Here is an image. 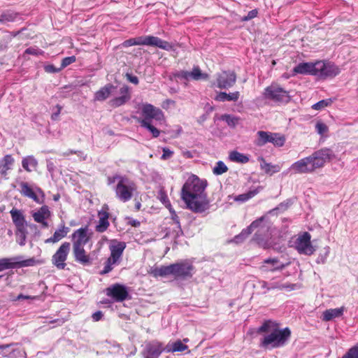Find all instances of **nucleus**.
Masks as SVG:
<instances>
[{
	"mask_svg": "<svg viewBox=\"0 0 358 358\" xmlns=\"http://www.w3.org/2000/svg\"><path fill=\"white\" fill-rule=\"evenodd\" d=\"M258 334L267 333L260 341L259 346L264 349L278 348L284 346L291 336V331L288 327L280 329V324L275 321L268 320L257 329Z\"/></svg>",
	"mask_w": 358,
	"mask_h": 358,
	"instance_id": "nucleus-1",
	"label": "nucleus"
},
{
	"mask_svg": "<svg viewBox=\"0 0 358 358\" xmlns=\"http://www.w3.org/2000/svg\"><path fill=\"white\" fill-rule=\"evenodd\" d=\"M195 268L188 260L171 264L169 266H154L150 268L148 273L154 278H164L173 275L176 279H187L193 276Z\"/></svg>",
	"mask_w": 358,
	"mask_h": 358,
	"instance_id": "nucleus-2",
	"label": "nucleus"
},
{
	"mask_svg": "<svg viewBox=\"0 0 358 358\" xmlns=\"http://www.w3.org/2000/svg\"><path fill=\"white\" fill-rule=\"evenodd\" d=\"M127 247L124 241H120L117 239L110 241L109 250L110 257L104 262L103 268L100 271L101 275H105L113 269V265L118 264L122 259V257Z\"/></svg>",
	"mask_w": 358,
	"mask_h": 358,
	"instance_id": "nucleus-3",
	"label": "nucleus"
},
{
	"mask_svg": "<svg viewBox=\"0 0 358 358\" xmlns=\"http://www.w3.org/2000/svg\"><path fill=\"white\" fill-rule=\"evenodd\" d=\"M115 178L118 179L115 189L117 199L124 203L130 201L136 191V185L127 177L116 176Z\"/></svg>",
	"mask_w": 358,
	"mask_h": 358,
	"instance_id": "nucleus-4",
	"label": "nucleus"
},
{
	"mask_svg": "<svg viewBox=\"0 0 358 358\" xmlns=\"http://www.w3.org/2000/svg\"><path fill=\"white\" fill-rule=\"evenodd\" d=\"M181 199L186 204L187 209L196 213H203L209 208V201L206 192L196 195L189 194Z\"/></svg>",
	"mask_w": 358,
	"mask_h": 358,
	"instance_id": "nucleus-5",
	"label": "nucleus"
},
{
	"mask_svg": "<svg viewBox=\"0 0 358 358\" xmlns=\"http://www.w3.org/2000/svg\"><path fill=\"white\" fill-rule=\"evenodd\" d=\"M207 186L206 180H201L198 176L193 175L189 178L182 185L180 197H187L189 194H199L205 192Z\"/></svg>",
	"mask_w": 358,
	"mask_h": 358,
	"instance_id": "nucleus-6",
	"label": "nucleus"
},
{
	"mask_svg": "<svg viewBox=\"0 0 358 358\" xmlns=\"http://www.w3.org/2000/svg\"><path fill=\"white\" fill-rule=\"evenodd\" d=\"M10 214L12 218V221L15 226V235L19 237L20 245H24L26 243L27 229V222L23 213L15 208H13L10 211Z\"/></svg>",
	"mask_w": 358,
	"mask_h": 358,
	"instance_id": "nucleus-7",
	"label": "nucleus"
},
{
	"mask_svg": "<svg viewBox=\"0 0 358 358\" xmlns=\"http://www.w3.org/2000/svg\"><path fill=\"white\" fill-rule=\"evenodd\" d=\"M38 261L34 258L22 259V257L16 256L0 259V272L6 269L29 267L37 264Z\"/></svg>",
	"mask_w": 358,
	"mask_h": 358,
	"instance_id": "nucleus-8",
	"label": "nucleus"
},
{
	"mask_svg": "<svg viewBox=\"0 0 358 358\" xmlns=\"http://www.w3.org/2000/svg\"><path fill=\"white\" fill-rule=\"evenodd\" d=\"M264 96L275 103H288L291 98L289 92L278 85L272 84L265 88Z\"/></svg>",
	"mask_w": 358,
	"mask_h": 358,
	"instance_id": "nucleus-9",
	"label": "nucleus"
},
{
	"mask_svg": "<svg viewBox=\"0 0 358 358\" xmlns=\"http://www.w3.org/2000/svg\"><path fill=\"white\" fill-rule=\"evenodd\" d=\"M257 136L255 144L257 146H263L267 143H271L275 146L282 147L286 141L284 135L269 131H259L257 133Z\"/></svg>",
	"mask_w": 358,
	"mask_h": 358,
	"instance_id": "nucleus-10",
	"label": "nucleus"
},
{
	"mask_svg": "<svg viewBox=\"0 0 358 358\" xmlns=\"http://www.w3.org/2000/svg\"><path fill=\"white\" fill-rule=\"evenodd\" d=\"M71 250V243L65 241L62 243L53 254L51 258L52 264L58 270H64L66 267V260Z\"/></svg>",
	"mask_w": 358,
	"mask_h": 358,
	"instance_id": "nucleus-11",
	"label": "nucleus"
},
{
	"mask_svg": "<svg viewBox=\"0 0 358 358\" xmlns=\"http://www.w3.org/2000/svg\"><path fill=\"white\" fill-rule=\"evenodd\" d=\"M334 157L333 151L329 148H322L314 152L310 155L314 171L322 168Z\"/></svg>",
	"mask_w": 358,
	"mask_h": 358,
	"instance_id": "nucleus-12",
	"label": "nucleus"
},
{
	"mask_svg": "<svg viewBox=\"0 0 358 358\" xmlns=\"http://www.w3.org/2000/svg\"><path fill=\"white\" fill-rule=\"evenodd\" d=\"M311 235L308 232H303L299 235L295 241V248L301 255H312L315 249L311 243Z\"/></svg>",
	"mask_w": 358,
	"mask_h": 358,
	"instance_id": "nucleus-13",
	"label": "nucleus"
},
{
	"mask_svg": "<svg viewBox=\"0 0 358 358\" xmlns=\"http://www.w3.org/2000/svg\"><path fill=\"white\" fill-rule=\"evenodd\" d=\"M173 76L176 81H178V79L189 81L190 80H200L208 78V75L203 73L199 66H194L191 71H180L174 72Z\"/></svg>",
	"mask_w": 358,
	"mask_h": 358,
	"instance_id": "nucleus-14",
	"label": "nucleus"
},
{
	"mask_svg": "<svg viewBox=\"0 0 358 358\" xmlns=\"http://www.w3.org/2000/svg\"><path fill=\"white\" fill-rule=\"evenodd\" d=\"M92 235L88 225L75 230L71 234L72 247L85 246L91 240Z\"/></svg>",
	"mask_w": 358,
	"mask_h": 358,
	"instance_id": "nucleus-15",
	"label": "nucleus"
},
{
	"mask_svg": "<svg viewBox=\"0 0 358 358\" xmlns=\"http://www.w3.org/2000/svg\"><path fill=\"white\" fill-rule=\"evenodd\" d=\"M106 294L117 302H122L129 297V292L127 287L119 283H115L107 287Z\"/></svg>",
	"mask_w": 358,
	"mask_h": 358,
	"instance_id": "nucleus-16",
	"label": "nucleus"
},
{
	"mask_svg": "<svg viewBox=\"0 0 358 358\" xmlns=\"http://www.w3.org/2000/svg\"><path fill=\"white\" fill-rule=\"evenodd\" d=\"M143 119L138 120H147V122H152V120L160 121L164 119V114L162 110L155 107L152 104L146 103L142 108Z\"/></svg>",
	"mask_w": 358,
	"mask_h": 358,
	"instance_id": "nucleus-17",
	"label": "nucleus"
},
{
	"mask_svg": "<svg viewBox=\"0 0 358 358\" xmlns=\"http://www.w3.org/2000/svg\"><path fill=\"white\" fill-rule=\"evenodd\" d=\"M217 86L220 89H228L234 86L236 81V75L234 71H222L216 78Z\"/></svg>",
	"mask_w": 358,
	"mask_h": 358,
	"instance_id": "nucleus-18",
	"label": "nucleus"
},
{
	"mask_svg": "<svg viewBox=\"0 0 358 358\" xmlns=\"http://www.w3.org/2000/svg\"><path fill=\"white\" fill-rule=\"evenodd\" d=\"M163 351H166L163 343L158 341H153L145 345L143 355L145 358H158Z\"/></svg>",
	"mask_w": 358,
	"mask_h": 358,
	"instance_id": "nucleus-19",
	"label": "nucleus"
},
{
	"mask_svg": "<svg viewBox=\"0 0 358 358\" xmlns=\"http://www.w3.org/2000/svg\"><path fill=\"white\" fill-rule=\"evenodd\" d=\"M290 169L296 173H311L315 171L310 156L294 162L292 164Z\"/></svg>",
	"mask_w": 358,
	"mask_h": 358,
	"instance_id": "nucleus-20",
	"label": "nucleus"
},
{
	"mask_svg": "<svg viewBox=\"0 0 358 358\" xmlns=\"http://www.w3.org/2000/svg\"><path fill=\"white\" fill-rule=\"evenodd\" d=\"M318 64H321V65H320V68L318 67L317 76L322 78L335 77L340 73L339 68L334 64L322 61H318Z\"/></svg>",
	"mask_w": 358,
	"mask_h": 358,
	"instance_id": "nucleus-21",
	"label": "nucleus"
},
{
	"mask_svg": "<svg viewBox=\"0 0 358 358\" xmlns=\"http://www.w3.org/2000/svg\"><path fill=\"white\" fill-rule=\"evenodd\" d=\"M73 255L75 261L83 266H89L92 264L90 255L87 252L84 246L73 247Z\"/></svg>",
	"mask_w": 358,
	"mask_h": 358,
	"instance_id": "nucleus-22",
	"label": "nucleus"
},
{
	"mask_svg": "<svg viewBox=\"0 0 358 358\" xmlns=\"http://www.w3.org/2000/svg\"><path fill=\"white\" fill-rule=\"evenodd\" d=\"M320 65H321V64H318V62L315 63H300L294 68V72L300 74H310L317 76L318 67H320Z\"/></svg>",
	"mask_w": 358,
	"mask_h": 358,
	"instance_id": "nucleus-23",
	"label": "nucleus"
},
{
	"mask_svg": "<svg viewBox=\"0 0 358 358\" xmlns=\"http://www.w3.org/2000/svg\"><path fill=\"white\" fill-rule=\"evenodd\" d=\"M121 96L115 97L110 100L109 104L113 108H117L125 104L131 99L129 87L127 85L122 86L120 89Z\"/></svg>",
	"mask_w": 358,
	"mask_h": 358,
	"instance_id": "nucleus-24",
	"label": "nucleus"
},
{
	"mask_svg": "<svg viewBox=\"0 0 358 358\" xmlns=\"http://www.w3.org/2000/svg\"><path fill=\"white\" fill-rule=\"evenodd\" d=\"M51 216V213L48 206H41L36 212L32 214V217L36 222L40 223L43 228H48V223L47 220Z\"/></svg>",
	"mask_w": 358,
	"mask_h": 358,
	"instance_id": "nucleus-25",
	"label": "nucleus"
},
{
	"mask_svg": "<svg viewBox=\"0 0 358 358\" xmlns=\"http://www.w3.org/2000/svg\"><path fill=\"white\" fill-rule=\"evenodd\" d=\"M264 217H260L253 221L247 228L243 229L242 231L234 237V241L236 243H241L247 237H248L253 231V230L259 227L260 223L263 221Z\"/></svg>",
	"mask_w": 358,
	"mask_h": 358,
	"instance_id": "nucleus-26",
	"label": "nucleus"
},
{
	"mask_svg": "<svg viewBox=\"0 0 358 358\" xmlns=\"http://www.w3.org/2000/svg\"><path fill=\"white\" fill-rule=\"evenodd\" d=\"M70 229L65 226L64 224H61L59 228L54 232L53 235L45 240V243H56L65 238L69 234Z\"/></svg>",
	"mask_w": 358,
	"mask_h": 358,
	"instance_id": "nucleus-27",
	"label": "nucleus"
},
{
	"mask_svg": "<svg viewBox=\"0 0 358 358\" xmlns=\"http://www.w3.org/2000/svg\"><path fill=\"white\" fill-rule=\"evenodd\" d=\"M279 260L278 258H268L264 259L263 265L261 266L260 269L264 272L280 271L285 268V265L281 264L278 265Z\"/></svg>",
	"mask_w": 358,
	"mask_h": 358,
	"instance_id": "nucleus-28",
	"label": "nucleus"
},
{
	"mask_svg": "<svg viewBox=\"0 0 358 358\" xmlns=\"http://www.w3.org/2000/svg\"><path fill=\"white\" fill-rule=\"evenodd\" d=\"M115 88L116 87L110 83L106 85L96 92L94 94V100L99 101H105L110 96Z\"/></svg>",
	"mask_w": 358,
	"mask_h": 358,
	"instance_id": "nucleus-29",
	"label": "nucleus"
},
{
	"mask_svg": "<svg viewBox=\"0 0 358 358\" xmlns=\"http://www.w3.org/2000/svg\"><path fill=\"white\" fill-rule=\"evenodd\" d=\"M14 162V158L11 155H6L0 160V176L6 178L8 171L11 169Z\"/></svg>",
	"mask_w": 358,
	"mask_h": 358,
	"instance_id": "nucleus-30",
	"label": "nucleus"
},
{
	"mask_svg": "<svg viewBox=\"0 0 358 358\" xmlns=\"http://www.w3.org/2000/svg\"><path fill=\"white\" fill-rule=\"evenodd\" d=\"M21 190L20 193L29 199H31L36 203L41 204L43 202V200H41L36 194L34 192L33 189L28 185V183L22 182L20 183Z\"/></svg>",
	"mask_w": 358,
	"mask_h": 358,
	"instance_id": "nucleus-31",
	"label": "nucleus"
},
{
	"mask_svg": "<svg viewBox=\"0 0 358 358\" xmlns=\"http://www.w3.org/2000/svg\"><path fill=\"white\" fill-rule=\"evenodd\" d=\"M344 310V307L327 309L323 312L322 320L323 321L328 322L334 318L341 317L343 314Z\"/></svg>",
	"mask_w": 358,
	"mask_h": 358,
	"instance_id": "nucleus-32",
	"label": "nucleus"
},
{
	"mask_svg": "<svg viewBox=\"0 0 358 358\" xmlns=\"http://www.w3.org/2000/svg\"><path fill=\"white\" fill-rule=\"evenodd\" d=\"M149 45L157 47L167 51L173 50V45L168 41L153 36H150Z\"/></svg>",
	"mask_w": 358,
	"mask_h": 358,
	"instance_id": "nucleus-33",
	"label": "nucleus"
},
{
	"mask_svg": "<svg viewBox=\"0 0 358 358\" xmlns=\"http://www.w3.org/2000/svg\"><path fill=\"white\" fill-rule=\"evenodd\" d=\"M239 96H240V93L238 91L234 92H231L229 94H227V92H220L216 95L215 100L217 101H222V102H224L226 101H236L238 100Z\"/></svg>",
	"mask_w": 358,
	"mask_h": 358,
	"instance_id": "nucleus-34",
	"label": "nucleus"
},
{
	"mask_svg": "<svg viewBox=\"0 0 358 358\" xmlns=\"http://www.w3.org/2000/svg\"><path fill=\"white\" fill-rule=\"evenodd\" d=\"M149 38H150V36L129 38L128 40H126L123 43V46L124 47H129V46H132V45H149Z\"/></svg>",
	"mask_w": 358,
	"mask_h": 358,
	"instance_id": "nucleus-35",
	"label": "nucleus"
},
{
	"mask_svg": "<svg viewBox=\"0 0 358 358\" xmlns=\"http://www.w3.org/2000/svg\"><path fill=\"white\" fill-rule=\"evenodd\" d=\"M260 160L262 162L260 164V168L266 174H269L271 176L275 173L279 172L281 169V167L279 165H278V164L273 165L270 163H268L266 162V160L263 157H261Z\"/></svg>",
	"mask_w": 358,
	"mask_h": 358,
	"instance_id": "nucleus-36",
	"label": "nucleus"
},
{
	"mask_svg": "<svg viewBox=\"0 0 358 358\" xmlns=\"http://www.w3.org/2000/svg\"><path fill=\"white\" fill-rule=\"evenodd\" d=\"M252 241L255 242L259 247L264 249L269 248L271 246L268 238H265L260 230L257 231L255 234Z\"/></svg>",
	"mask_w": 358,
	"mask_h": 358,
	"instance_id": "nucleus-37",
	"label": "nucleus"
},
{
	"mask_svg": "<svg viewBox=\"0 0 358 358\" xmlns=\"http://www.w3.org/2000/svg\"><path fill=\"white\" fill-rule=\"evenodd\" d=\"M229 159L231 162L241 164H246L250 161L248 156L236 150H234L229 152Z\"/></svg>",
	"mask_w": 358,
	"mask_h": 358,
	"instance_id": "nucleus-38",
	"label": "nucleus"
},
{
	"mask_svg": "<svg viewBox=\"0 0 358 358\" xmlns=\"http://www.w3.org/2000/svg\"><path fill=\"white\" fill-rule=\"evenodd\" d=\"M18 13L12 10H6L0 15V22L6 24L16 20Z\"/></svg>",
	"mask_w": 358,
	"mask_h": 358,
	"instance_id": "nucleus-39",
	"label": "nucleus"
},
{
	"mask_svg": "<svg viewBox=\"0 0 358 358\" xmlns=\"http://www.w3.org/2000/svg\"><path fill=\"white\" fill-rule=\"evenodd\" d=\"M188 349V346L183 344L180 340H177L174 343H173L169 347L167 345L166 347V352H183Z\"/></svg>",
	"mask_w": 358,
	"mask_h": 358,
	"instance_id": "nucleus-40",
	"label": "nucleus"
},
{
	"mask_svg": "<svg viewBox=\"0 0 358 358\" xmlns=\"http://www.w3.org/2000/svg\"><path fill=\"white\" fill-rule=\"evenodd\" d=\"M37 161L32 156L24 157L22 161V167L28 172H31L32 169H35L37 166Z\"/></svg>",
	"mask_w": 358,
	"mask_h": 358,
	"instance_id": "nucleus-41",
	"label": "nucleus"
},
{
	"mask_svg": "<svg viewBox=\"0 0 358 358\" xmlns=\"http://www.w3.org/2000/svg\"><path fill=\"white\" fill-rule=\"evenodd\" d=\"M141 127L146 128L151 134L153 138H157L160 134V131L152 124V122H147V120H138Z\"/></svg>",
	"mask_w": 358,
	"mask_h": 358,
	"instance_id": "nucleus-42",
	"label": "nucleus"
},
{
	"mask_svg": "<svg viewBox=\"0 0 358 358\" xmlns=\"http://www.w3.org/2000/svg\"><path fill=\"white\" fill-rule=\"evenodd\" d=\"M258 188L255 189L253 190H250L247 193L241 194L238 196H236L234 199L236 201H240V202H245L249 200L250 199L254 197L255 195H257L259 193Z\"/></svg>",
	"mask_w": 358,
	"mask_h": 358,
	"instance_id": "nucleus-43",
	"label": "nucleus"
},
{
	"mask_svg": "<svg viewBox=\"0 0 358 358\" xmlns=\"http://www.w3.org/2000/svg\"><path fill=\"white\" fill-rule=\"evenodd\" d=\"M221 119L225 121L229 127L232 128H234L240 120L239 117L227 114L222 115Z\"/></svg>",
	"mask_w": 358,
	"mask_h": 358,
	"instance_id": "nucleus-44",
	"label": "nucleus"
},
{
	"mask_svg": "<svg viewBox=\"0 0 358 358\" xmlns=\"http://www.w3.org/2000/svg\"><path fill=\"white\" fill-rule=\"evenodd\" d=\"M157 199L167 208L171 207V202L164 187L160 188L158 192Z\"/></svg>",
	"mask_w": 358,
	"mask_h": 358,
	"instance_id": "nucleus-45",
	"label": "nucleus"
},
{
	"mask_svg": "<svg viewBox=\"0 0 358 358\" xmlns=\"http://www.w3.org/2000/svg\"><path fill=\"white\" fill-rule=\"evenodd\" d=\"M229 169L227 165L222 161H219L216 163L215 167L213 169V173L216 176L222 175L228 171Z\"/></svg>",
	"mask_w": 358,
	"mask_h": 358,
	"instance_id": "nucleus-46",
	"label": "nucleus"
},
{
	"mask_svg": "<svg viewBox=\"0 0 358 358\" xmlns=\"http://www.w3.org/2000/svg\"><path fill=\"white\" fill-rule=\"evenodd\" d=\"M334 100L332 99H327L321 100L312 106V108L316 110H321L324 108L332 104Z\"/></svg>",
	"mask_w": 358,
	"mask_h": 358,
	"instance_id": "nucleus-47",
	"label": "nucleus"
},
{
	"mask_svg": "<svg viewBox=\"0 0 358 358\" xmlns=\"http://www.w3.org/2000/svg\"><path fill=\"white\" fill-rule=\"evenodd\" d=\"M110 222L107 220L99 219L97 224L95 226V231L98 233L105 232L109 227Z\"/></svg>",
	"mask_w": 358,
	"mask_h": 358,
	"instance_id": "nucleus-48",
	"label": "nucleus"
},
{
	"mask_svg": "<svg viewBox=\"0 0 358 358\" xmlns=\"http://www.w3.org/2000/svg\"><path fill=\"white\" fill-rule=\"evenodd\" d=\"M109 217V206L107 204H103L101 207V209L98 211V218L108 220Z\"/></svg>",
	"mask_w": 358,
	"mask_h": 358,
	"instance_id": "nucleus-49",
	"label": "nucleus"
},
{
	"mask_svg": "<svg viewBox=\"0 0 358 358\" xmlns=\"http://www.w3.org/2000/svg\"><path fill=\"white\" fill-rule=\"evenodd\" d=\"M315 129L318 134L323 136L324 134L329 131V128L326 124L322 121H317L315 124Z\"/></svg>",
	"mask_w": 358,
	"mask_h": 358,
	"instance_id": "nucleus-50",
	"label": "nucleus"
},
{
	"mask_svg": "<svg viewBox=\"0 0 358 358\" xmlns=\"http://www.w3.org/2000/svg\"><path fill=\"white\" fill-rule=\"evenodd\" d=\"M76 61V57L75 56L66 57H64L61 63V68L64 69L67 66L71 64L72 63Z\"/></svg>",
	"mask_w": 358,
	"mask_h": 358,
	"instance_id": "nucleus-51",
	"label": "nucleus"
},
{
	"mask_svg": "<svg viewBox=\"0 0 358 358\" xmlns=\"http://www.w3.org/2000/svg\"><path fill=\"white\" fill-rule=\"evenodd\" d=\"M173 151L170 150L167 148H163V154L161 157V159L165 160V159L171 157L173 155Z\"/></svg>",
	"mask_w": 358,
	"mask_h": 358,
	"instance_id": "nucleus-52",
	"label": "nucleus"
},
{
	"mask_svg": "<svg viewBox=\"0 0 358 358\" xmlns=\"http://www.w3.org/2000/svg\"><path fill=\"white\" fill-rule=\"evenodd\" d=\"M169 209L172 220L178 226V227H180V225L179 217L177 215L176 211L171 208V207Z\"/></svg>",
	"mask_w": 358,
	"mask_h": 358,
	"instance_id": "nucleus-53",
	"label": "nucleus"
},
{
	"mask_svg": "<svg viewBox=\"0 0 358 358\" xmlns=\"http://www.w3.org/2000/svg\"><path fill=\"white\" fill-rule=\"evenodd\" d=\"M126 78H127V80H129L130 83H131L134 85L138 84L139 80H138V78L137 76H133L132 74H130V73H127Z\"/></svg>",
	"mask_w": 358,
	"mask_h": 358,
	"instance_id": "nucleus-54",
	"label": "nucleus"
},
{
	"mask_svg": "<svg viewBox=\"0 0 358 358\" xmlns=\"http://www.w3.org/2000/svg\"><path fill=\"white\" fill-rule=\"evenodd\" d=\"M41 53L40 50L34 48H29L25 50L24 54L32 55H38Z\"/></svg>",
	"mask_w": 358,
	"mask_h": 358,
	"instance_id": "nucleus-55",
	"label": "nucleus"
},
{
	"mask_svg": "<svg viewBox=\"0 0 358 358\" xmlns=\"http://www.w3.org/2000/svg\"><path fill=\"white\" fill-rule=\"evenodd\" d=\"M36 298V296L24 295L22 294H20L15 299H13V301H16L20 299H35Z\"/></svg>",
	"mask_w": 358,
	"mask_h": 358,
	"instance_id": "nucleus-56",
	"label": "nucleus"
},
{
	"mask_svg": "<svg viewBox=\"0 0 358 358\" xmlns=\"http://www.w3.org/2000/svg\"><path fill=\"white\" fill-rule=\"evenodd\" d=\"M127 220H128L127 224L131 225V227H138L141 225L140 221L137 220H134L130 217H127Z\"/></svg>",
	"mask_w": 358,
	"mask_h": 358,
	"instance_id": "nucleus-57",
	"label": "nucleus"
},
{
	"mask_svg": "<svg viewBox=\"0 0 358 358\" xmlns=\"http://www.w3.org/2000/svg\"><path fill=\"white\" fill-rule=\"evenodd\" d=\"M56 108L57 109V112L52 113L51 115V118L53 120H57L58 119V117H59L60 112L62 110V107L61 106H59V104H57L56 106Z\"/></svg>",
	"mask_w": 358,
	"mask_h": 358,
	"instance_id": "nucleus-58",
	"label": "nucleus"
},
{
	"mask_svg": "<svg viewBox=\"0 0 358 358\" xmlns=\"http://www.w3.org/2000/svg\"><path fill=\"white\" fill-rule=\"evenodd\" d=\"M257 15V10H250L248 15L246 17H245V20H250V19H252L254 17H255Z\"/></svg>",
	"mask_w": 358,
	"mask_h": 358,
	"instance_id": "nucleus-59",
	"label": "nucleus"
},
{
	"mask_svg": "<svg viewBox=\"0 0 358 358\" xmlns=\"http://www.w3.org/2000/svg\"><path fill=\"white\" fill-rule=\"evenodd\" d=\"M103 314L101 311H97L92 315V318L94 321L97 322L101 319Z\"/></svg>",
	"mask_w": 358,
	"mask_h": 358,
	"instance_id": "nucleus-60",
	"label": "nucleus"
},
{
	"mask_svg": "<svg viewBox=\"0 0 358 358\" xmlns=\"http://www.w3.org/2000/svg\"><path fill=\"white\" fill-rule=\"evenodd\" d=\"M57 323L59 326L62 325L64 323V319H57L50 322V324Z\"/></svg>",
	"mask_w": 358,
	"mask_h": 358,
	"instance_id": "nucleus-61",
	"label": "nucleus"
},
{
	"mask_svg": "<svg viewBox=\"0 0 358 358\" xmlns=\"http://www.w3.org/2000/svg\"><path fill=\"white\" fill-rule=\"evenodd\" d=\"M11 345H13V343H10V344H6V345H0V351H3V350L5 349H7L9 347H10ZM2 354L1 352H0V355Z\"/></svg>",
	"mask_w": 358,
	"mask_h": 358,
	"instance_id": "nucleus-62",
	"label": "nucleus"
},
{
	"mask_svg": "<svg viewBox=\"0 0 358 358\" xmlns=\"http://www.w3.org/2000/svg\"><path fill=\"white\" fill-rule=\"evenodd\" d=\"M75 154H77V152L75 151V150H69L68 151H66V152H64L62 154L63 156H69V155H75Z\"/></svg>",
	"mask_w": 358,
	"mask_h": 358,
	"instance_id": "nucleus-63",
	"label": "nucleus"
},
{
	"mask_svg": "<svg viewBox=\"0 0 358 358\" xmlns=\"http://www.w3.org/2000/svg\"><path fill=\"white\" fill-rule=\"evenodd\" d=\"M141 203L140 202H136L135 203V210L136 211H138L141 210Z\"/></svg>",
	"mask_w": 358,
	"mask_h": 358,
	"instance_id": "nucleus-64",
	"label": "nucleus"
}]
</instances>
